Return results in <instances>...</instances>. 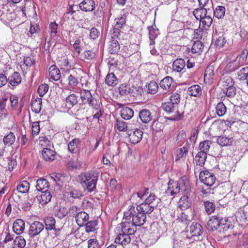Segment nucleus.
Returning a JSON list of instances; mask_svg holds the SVG:
<instances>
[{
    "mask_svg": "<svg viewBox=\"0 0 248 248\" xmlns=\"http://www.w3.org/2000/svg\"><path fill=\"white\" fill-rule=\"evenodd\" d=\"M124 219L132 222V226H141L146 219V216L140 211H137L135 206L131 205L129 209L124 213Z\"/></svg>",
    "mask_w": 248,
    "mask_h": 248,
    "instance_id": "obj_1",
    "label": "nucleus"
},
{
    "mask_svg": "<svg viewBox=\"0 0 248 248\" xmlns=\"http://www.w3.org/2000/svg\"><path fill=\"white\" fill-rule=\"evenodd\" d=\"M98 176V172H86L79 175V180L80 183L87 188L88 192H92L96 188Z\"/></svg>",
    "mask_w": 248,
    "mask_h": 248,
    "instance_id": "obj_2",
    "label": "nucleus"
},
{
    "mask_svg": "<svg viewBox=\"0 0 248 248\" xmlns=\"http://www.w3.org/2000/svg\"><path fill=\"white\" fill-rule=\"evenodd\" d=\"M179 107L169 101L162 105V109L168 114L172 115L170 120L173 121L181 120L184 117V111L179 110Z\"/></svg>",
    "mask_w": 248,
    "mask_h": 248,
    "instance_id": "obj_3",
    "label": "nucleus"
},
{
    "mask_svg": "<svg viewBox=\"0 0 248 248\" xmlns=\"http://www.w3.org/2000/svg\"><path fill=\"white\" fill-rule=\"evenodd\" d=\"M80 98L83 104H88L92 108L100 103L98 100L93 96L90 91L87 90H83L80 93Z\"/></svg>",
    "mask_w": 248,
    "mask_h": 248,
    "instance_id": "obj_4",
    "label": "nucleus"
},
{
    "mask_svg": "<svg viewBox=\"0 0 248 248\" xmlns=\"http://www.w3.org/2000/svg\"><path fill=\"white\" fill-rule=\"evenodd\" d=\"M199 179L201 182L209 186H213L216 181V177L214 174L207 170L201 171L199 174Z\"/></svg>",
    "mask_w": 248,
    "mask_h": 248,
    "instance_id": "obj_5",
    "label": "nucleus"
},
{
    "mask_svg": "<svg viewBox=\"0 0 248 248\" xmlns=\"http://www.w3.org/2000/svg\"><path fill=\"white\" fill-rule=\"evenodd\" d=\"M173 248H182L187 244V240L190 237L186 234V232H182L180 235L176 236L173 235Z\"/></svg>",
    "mask_w": 248,
    "mask_h": 248,
    "instance_id": "obj_6",
    "label": "nucleus"
},
{
    "mask_svg": "<svg viewBox=\"0 0 248 248\" xmlns=\"http://www.w3.org/2000/svg\"><path fill=\"white\" fill-rule=\"evenodd\" d=\"M129 141L132 144H137L140 141L143 136L142 131L139 128L128 130L127 132Z\"/></svg>",
    "mask_w": 248,
    "mask_h": 248,
    "instance_id": "obj_7",
    "label": "nucleus"
},
{
    "mask_svg": "<svg viewBox=\"0 0 248 248\" xmlns=\"http://www.w3.org/2000/svg\"><path fill=\"white\" fill-rule=\"evenodd\" d=\"M44 229V225L39 221H34L31 225L29 234L31 237H34L39 234Z\"/></svg>",
    "mask_w": 248,
    "mask_h": 248,
    "instance_id": "obj_8",
    "label": "nucleus"
},
{
    "mask_svg": "<svg viewBox=\"0 0 248 248\" xmlns=\"http://www.w3.org/2000/svg\"><path fill=\"white\" fill-rule=\"evenodd\" d=\"M168 187L166 191V194L168 196L175 197V196L180 192V186L179 183L174 182L172 180H170L168 183Z\"/></svg>",
    "mask_w": 248,
    "mask_h": 248,
    "instance_id": "obj_9",
    "label": "nucleus"
},
{
    "mask_svg": "<svg viewBox=\"0 0 248 248\" xmlns=\"http://www.w3.org/2000/svg\"><path fill=\"white\" fill-rule=\"evenodd\" d=\"M81 78L80 74H78L75 71H73L72 73L69 75L67 78V81L68 82V86L74 89L75 87L77 86L79 83V79Z\"/></svg>",
    "mask_w": 248,
    "mask_h": 248,
    "instance_id": "obj_10",
    "label": "nucleus"
},
{
    "mask_svg": "<svg viewBox=\"0 0 248 248\" xmlns=\"http://www.w3.org/2000/svg\"><path fill=\"white\" fill-rule=\"evenodd\" d=\"M121 232L128 234L129 235L134 234L137 230V228L132 226L131 221L126 220L121 223Z\"/></svg>",
    "mask_w": 248,
    "mask_h": 248,
    "instance_id": "obj_11",
    "label": "nucleus"
},
{
    "mask_svg": "<svg viewBox=\"0 0 248 248\" xmlns=\"http://www.w3.org/2000/svg\"><path fill=\"white\" fill-rule=\"evenodd\" d=\"M173 82V79L172 78L167 76L162 79L159 83L160 87L162 89L165 93L171 91L173 89L172 84Z\"/></svg>",
    "mask_w": 248,
    "mask_h": 248,
    "instance_id": "obj_12",
    "label": "nucleus"
},
{
    "mask_svg": "<svg viewBox=\"0 0 248 248\" xmlns=\"http://www.w3.org/2000/svg\"><path fill=\"white\" fill-rule=\"evenodd\" d=\"M45 229L47 231L54 230L56 232L60 231V229L56 228V220L52 217H47L44 219Z\"/></svg>",
    "mask_w": 248,
    "mask_h": 248,
    "instance_id": "obj_13",
    "label": "nucleus"
},
{
    "mask_svg": "<svg viewBox=\"0 0 248 248\" xmlns=\"http://www.w3.org/2000/svg\"><path fill=\"white\" fill-rule=\"evenodd\" d=\"M139 116L141 121L145 124L152 121L153 117V115L150 110L147 109L140 110L139 113Z\"/></svg>",
    "mask_w": 248,
    "mask_h": 248,
    "instance_id": "obj_14",
    "label": "nucleus"
},
{
    "mask_svg": "<svg viewBox=\"0 0 248 248\" xmlns=\"http://www.w3.org/2000/svg\"><path fill=\"white\" fill-rule=\"evenodd\" d=\"M186 64L185 61L182 58H178L174 61L172 63V71L180 73L185 69Z\"/></svg>",
    "mask_w": 248,
    "mask_h": 248,
    "instance_id": "obj_15",
    "label": "nucleus"
},
{
    "mask_svg": "<svg viewBox=\"0 0 248 248\" xmlns=\"http://www.w3.org/2000/svg\"><path fill=\"white\" fill-rule=\"evenodd\" d=\"M155 205H150L149 204L146 203L145 202H142L141 204L137 205L136 207V209L137 211H140L142 213H144L145 215L146 214H151L155 209Z\"/></svg>",
    "mask_w": 248,
    "mask_h": 248,
    "instance_id": "obj_16",
    "label": "nucleus"
},
{
    "mask_svg": "<svg viewBox=\"0 0 248 248\" xmlns=\"http://www.w3.org/2000/svg\"><path fill=\"white\" fill-rule=\"evenodd\" d=\"M191 205V202L188 195H183L178 202V206L182 210H184L189 208Z\"/></svg>",
    "mask_w": 248,
    "mask_h": 248,
    "instance_id": "obj_17",
    "label": "nucleus"
},
{
    "mask_svg": "<svg viewBox=\"0 0 248 248\" xmlns=\"http://www.w3.org/2000/svg\"><path fill=\"white\" fill-rule=\"evenodd\" d=\"M75 218L78 225L82 227L88 221L89 215L85 212L81 211L76 214Z\"/></svg>",
    "mask_w": 248,
    "mask_h": 248,
    "instance_id": "obj_18",
    "label": "nucleus"
},
{
    "mask_svg": "<svg viewBox=\"0 0 248 248\" xmlns=\"http://www.w3.org/2000/svg\"><path fill=\"white\" fill-rule=\"evenodd\" d=\"M79 7L82 11H92L95 8V2L93 0H84L79 4Z\"/></svg>",
    "mask_w": 248,
    "mask_h": 248,
    "instance_id": "obj_19",
    "label": "nucleus"
},
{
    "mask_svg": "<svg viewBox=\"0 0 248 248\" xmlns=\"http://www.w3.org/2000/svg\"><path fill=\"white\" fill-rule=\"evenodd\" d=\"M115 25L113 29L114 36H118L120 33L119 29H121L125 24V16H121L115 19Z\"/></svg>",
    "mask_w": 248,
    "mask_h": 248,
    "instance_id": "obj_20",
    "label": "nucleus"
},
{
    "mask_svg": "<svg viewBox=\"0 0 248 248\" xmlns=\"http://www.w3.org/2000/svg\"><path fill=\"white\" fill-rule=\"evenodd\" d=\"M190 145L186 142L185 145L178 149L177 154L176 156V161L180 159L185 160L187 156Z\"/></svg>",
    "mask_w": 248,
    "mask_h": 248,
    "instance_id": "obj_21",
    "label": "nucleus"
},
{
    "mask_svg": "<svg viewBox=\"0 0 248 248\" xmlns=\"http://www.w3.org/2000/svg\"><path fill=\"white\" fill-rule=\"evenodd\" d=\"M189 232L191 234L189 236L190 237L198 236L202 233V227L199 223L193 222L190 227Z\"/></svg>",
    "mask_w": 248,
    "mask_h": 248,
    "instance_id": "obj_22",
    "label": "nucleus"
},
{
    "mask_svg": "<svg viewBox=\"0 0 248 248\" xmlns=\"http://www.w3.org/2000/svg\"><path fill=\"white\" fill-rule=\"evenodd\" d=\"M14 232L17 234H21L25 229V222L21 219H16L13 226Z\"/></svg>",
    "mask_w": 248,
    "mask_h": 248,
    "instance_id": "obj_23",
    "label": "nucleus"
},
{
    "mask_svg": "<svg viewBox=\"0 0 248 248\" xmlns=\"http://www.w3.org/2000/svg\"><path fill=\"white\" fill-rule=\"evenodd\" d=\"M56 153L48 148H44L42 152L43 158L46 161H52L55 157Z\"/></svg>",
    "mask_w": 248,
    "mask_h": 248,
    "instance_id": "obj_24",
    "label": "nucleus"
},
{
    "mask_svg": "<svg viewBox=\"0 0 248 248\" xmlns=\"http://www.w3.org/2000/svg\"><path fill=\"white\" fill-rule=\"evenodd\" d=\"M79 101V96L74 93L70 94L65 99L66 106L68 108H71L78 104Z\"/></svg>",
    "mask_w": 248,
    "mask_h": 248,
    "instance_id": "obj_25",
    "label": "nucleus"
},
{
    "mask_svg": "<svg viewBox=\"0 0 248 248\" xmlns=\"http://www.w3.org/2000/svg\"><path fill=\"white\" fill-rule=\"evenodd\" d=\"M131 241L130 235L123 232L120 233L115 239V242L122 245H125L129 243Z\"/></svg>",
    "mask_w": 248,
    "mask_h": 248,
    "instance_id": "obj_26",
    "label": "nucleus"
},
{
    "mask_svg": "<svg viewBox=\"0 0 248 248\" xmlns=\"http://www.w3.org/2000/svg\"><path fill=\"white\" fill-rule=\"evenodd\" d=\"M179 185L180 186V192L183 191L185 195H189L191 191V187L189 184V181L183 178L179 182Z\"/></svg>",
    "mask_w": 248,
    "mask_h": 248,
    "instance_id": "obj_27",
    "label": "nucleus"
},
{
    "mask_svg": "<svg viewBox=\"0 0 248 248\" xmlns=\"http://www.w3.org/2000/svg\"><path fill=\"white\" fill-rule=\"evenodd\" d=\"M233 227V225L231 223V221L229 220L228 218L220 217L219 228V231H226L228 229H232Z\"/></svg>",
    "mask_w": 248,
    "mask_h": 248,
    "instance_id": "obj_28",
    "label": "nucleus"
},
{
    "mask_svg": "<svg viewBox=\"0 0 248 248\" xmlns=\"http://www.w3.org/2000/svg\"><path fill=\"white\" fill-rule=\"evenodd\" d=\"M7 79L9 83L13 86H17L21 82V77L17 72H15Z\"/></svg>",
    "mask_w": 248,
    "mask_h": 248,
    "instance_id": "obj_29",
    "label": "nucleus"
},
{
    "mask_svg": "<svg viewBox=\"0 0 248 248\" xmlns=\"http://www.w3.org/2000/svg\"><path fill=\"white\" fill-rule=\"evenodd\" d=\"M51 198L52 195L50 191L48 189H46L44 191L42 192V194L38 200L41 204L45 205L49 202Z\"/></svg>",
    "mask_w": 248,
    "mask_h": 248,
    "instance_id": "obj_30",
    "label": "nucleus"
},
{
    "mask_svg": "<svg viewBox=\"0 0 248 248\" xmlns=\"http://www.w3.org/2000/svg\"><path fill=\"white\" fill-rule=\"evenodd\" d=\"M207 154L205 152H199L195 157V161L197 165L202 167L204 165L207 158Z\"/></svg>",
    "mask_w": 248,
    "mask_h": 248,
    "instance_id": "obj_31",
    "label": "nucleus"
},
{
    "mask_svg": "<svg viewBox=\"0 0 248 248\" xmlns=\"http://www.w3.org/2000/svg\"><path fill=\"white\" fill-rule=\"evenodd\" d=\"M36 187L39 191H44L46 189H48L49 183L46 179L39 178L36 181Z\"/></svg>",
    "mask_w": 248,
    "mask_h": 248,
    "instance_id": "obj_32",
    "label": "nucleus"
},
{
    "mask_svg": "<svg viewBox=\"0 0 248 248\" xmlns=\"http://www.w3.org/2000/svg\"><path fill=\"white\" fill-rule=\"evenodd\" d=\"M220 217L219 215L212 216L208 221V225L211 227L213 231L217 230L219 228Z\"/></svg>",
    "mask_w": 248,
    "mask_h": 248,
    "instance_id": "obj_33",
    "label": "nucleus"
},
{
    "mask_svg": "<svg viewBox=\"0 0 248 248\" xmlns=\"http://www.w3.org/2000/svg\"><path fill=\"white\" fill-rule=\"evenodd\" d=\"M120 114L123 119L130 120L134 115V111L129 107H123L120 111Z\"/></svg>",
    "mask_w": 248,
    "mask_h": 248,
    "instance_id": "obj_34",
    "label": "nucleus"
},
{
    "mask_svg": "<svg viewBox=\"0 0 248 248\" xmlns=\"http://www.w3.org/2000/svg\"><path fill=\"white\" fill-rule=\"evenodd\" d=\"M49 75L52 79L58 80L61 78L60 71L56 65H52L49 68Z\"/></svg>",
    "mask_w": 248,
    "mask_h": 248,
    "instance_id": "obj_35",
    "label": "nucleus"
},
{
    "mask_svg": "<svg viewBox=\"0 0 248 248\" xmlns=\"http://www.w3.org/2000/svg\"><path fill=\"white\" fill-rule=\"evenodd\" d=\"M213 19L210 16H206L200 19V26H202V30H207L211 26Z\"/></svg>",
    "mask_w": 248,
    "mask_h": 248,
    "instance_id": "obj_36",
    "label": "nucleus"
},
{
    "mask_svg": "<svg viewBox=\"0 0 248 248\" xmlns=\"http://www.w3.org/2000/svg\"><path fill=\"white\" fill-rule=\"evenodd\" d=\"M105 83L108 86L114 87L118 83V80L114 73H108L106 77Z\"/></svg>",
    "mask_w": 248,
    "mask_h": 248,
    "instance_id": "obj_37",
    "label": "nucleus"
},
{
    "mask_svg": "<svg viewBox=\"0 0 248 248\" xmlns=\"http://www.w3.org/2000/svg\"><path fill=\"white\" fill-rule=\"evenodd\" d=\"M80 141L78 139H74L69 142L68 144V149L69 152L76 154L78 151Z\"/></svg>",
    "mask_w": 248,
    "mask_h": 248,
    "instance_id": "obj_38",
    "label": "nucleus"
},
{
    "mask_svg": "<svg viewBox=\"0 0 248 248\" xmlns=\"http://www.w3.org/2000/svg\"><path fill=\"white\" fill-rule=\"evenodd\" d=\"M217 142L221 146H229L232 144L233 139L232 137L221 136L217 138Z\"/></svg>",
    "mask_w": 248,
    "mask_h": 248,
    "instance_id": "obj_39",
    "label": "nucleus"
},
{
    "mask_svg": "<svg viewBox=\"0 0 248 248\" xmlns=\"http://www.w3.org/2000/svg\"><path fill=\"white\" fill-rule=\"evenodd\" d=\"M187 93L189 95L195 97H199L202 94V89L199 85H194L188 88Z\"/></svg>",
    "mask_w": 248,
    "mask_h": 248,
    "instance_id": "obj_40",
    "label": "nucleus"
},
{
    "mask_svg": "<svg viewBox=\"0 0 248 248\" xmlns=\"http://www.w3.org/2000/svg\"><path fill=\"white\" fill-rule=\"evenodd\" d=\"M219 83L224 89L234 85V81L232 78L228 76H225L223 77L220 80Z\"/></svg>",
    "mask_w": 248,
    "mask_h": 248,
    "instance_id": "obj_41",
    "label": "nucleus"
},
{
    "mask_svg": "<svg viewBox=\"0 0 248 248\" xmlns=\"http://www.w3.org/2000/svg\"><path fill=\"white\" fill-rule=\"evenodd\" d=\"M204 48V45L202 42L196 41L194 42L191 48V52L192 53L197 54H201Z\"/></svg>",
    "mask_w": 248,
    "mask_h": 248,
    "instance_id": "obj_42",
    "label": "nucleus"
},
{
    "mask_svg": "<svg viewBox=\"0 0 248 248\" xmlns=\"http://www.w3.org/2000/svg\"><path fill=\"white\" fill-rule=\"evenodd\" d=\"M16 137L13 132H10L7 135L4 136L3 141L5 146H10L15 141Z\"/></svg>",
    "mask_w": 248,
    "mask_h": 248,
    "instance_id": "obj_43",
    "label": "nucleus"
},
{
    "mask_svg": "<svg viewBox=\"0 0 248 248\" xmlns=\"http://www.w3.org/2000/svg\"><path fill=\"white\" fill-rule=\"evenodd\" d=\"M193 14L196 19L200 20L207 16V10L204 7L202 8L199 7L193 11Z\"/></svg>",
    "mask_w": 248,
    "mask_h": 248,
    "instance_id": "obj_44",
    "label": "nucleus"
},
{
    "mask_svg": "<svg viewBox=\"0 0 248 248\" xmlns=\"http://www.w3.org/2000/svg\"><path fill=\"white\" fill-rule=\"evenodd\" d=\"M216 113L218 117L224 116L227 111V108L222 102L218 103L215 107Z\"/></svg>",
    "mask_w": 248,
    "mask_h": 248,
    "instance_id": "obj_45",
    "label": "nucleus"
},
{
    "mask_svg": "<svg viewBox=\"0 0 248 248\" xmlns=\"http://www.w3.org/2000/svg\"><path fill=\"white\" fill-rule=\"evenodd\" d=\"M42 99L40 98L33 100L32 102L31 110L36 114H38L41 109Z\"/></svg>",
    "mask_w": 248,
    "mask_h": 248,
    "instance_id": "obj_46",
    "label": "nucleus"
},
{
    "mask_svg": "<svg viewBox=\"0 0 248 248\" xmlns=\"http://www.w3.org/2000/svg\"><path fill=\"white\" fill-rule=\"evenodd\" d=\"M181 99L180 92L178 91L172 92L171 95L169 97V101L173 104L177 105L179 106V104Z\"/></svg>",
    "mask_w": 248,
    "mask_h": 248,
    "instance_id": "obj_47",
    "label": "nucleus"
},
{
    "mask_svg": "<svg viewBox=\"0 0 248 248\" xmlns=\"http://www.w3.org/2000/svg\"><path fill=\"white\" fill-rule=\"evenodd\" d=\"M120 48V46L117 41L113 40L110 41L108 48L109 53L111 54H117L118 53Z\"/></svg>",
    "mask_w": 248,
    "mask_h": 248,
    "instance_id": "obj_48",
    "label": "nucleus"
},
{
    "mask_svg": "<svg viewBox=\"0 0 248 248\" xmlns=\"http://www.w3.org/2000/svg\"><path fill=\"white\" fill-rule=\"evenodd\" d=\"M203 205L205 212L208 215H210L213 213L216 209L215 204L209 201H206L203 202Z\"/></svg>",
    "mask_w": 248,
    "mask_h": 248,
    "instance_id": "obj_49",
    "label": "nucleus"
},
{
    "mask_svg": "<svg viewBox=\"0 0 248 248\" xmlns=\"http://www.w3.org/2000/svg\"><path fill=\"white\" fill-rule=\"evenodd\" d=\"M30 188V184L27 181H23L20 182L17 186V190L21 193L27 192Z\"/></svg>",
    "mask_w": 248,
    "mask_h": 248,
    "instance_id": "obj_50",
    "label": "nucleus"
},
{
    "mask_svg": "<svg viewBox=\"0 0 248 248\" xmlns=\"http://www.w3.org/2000/svg\"><path fill=\"white\" fill-rule=\"evenodd\" d=\"M26 245V241L22 236H17L14 241V248H23Z\"/></svg>",
    "mask_w": 248,
    "mask_h": 248,
    "instance_id": "obj_51",
    "label": "nucleus"
},
{
    "mask_svg": "<svg viewBox=\"0 0 248 248\" xmlns=\"http://www.w3.org/2000/svg\"><path fill=\"white\" fill-rule=\"evenodd\" d=\"M225 8L223 6H217L214 11V16L217 18L220 19L224 17L225 14Z\"/></svg>",
    "mask_w": 248,
    "mask_h": 248,
    "instance_id": "obj_52",
    "label": "nucleus"
},
{
    "mask_svg": "<svg viewBox=\"0 0 248 248\" xmlns=\"http://www.w3.org/2000/svg\"><path fill=\"white\" fill-rule=\"evenodd\" d=\"M85 225L86 231L87 232H93L96 230V227L97 225V221L93 219L90 221H87Z\"/></svg>",
    "mask_w": 248,
    "mask_h": 248,
    "instance_id": "obj_53",
    "label": "nucleus"
},
{
    "mask_svg": "<svg viewBox=\"0 0 248 248\" xmlns=\"http://www.w3.org/2000/svg\"><path fill=\"white\" fill-rule=\"evenodd\" d=\"M93 109V113H94L93 118L94 119H99L103 115V111L102 110L100 103L97 104L95 106L92 108Z\"/></svg>",
    "mask_w": 248,
    "mask_h": 248,
    "instance_id": "obj_54",
    "label": "nucleus"
},
{
    "mask_svg": "<svg viewBox=\"0 0 248 248\" xmlns=\"http://www.w3.org/2000/svg\"><path fill=\"white\" fill-rule=\"evenodd\" d=\"M118 90L119 93L122 95L132 93L133 92V89H131L129 85L124 84H122L119 86Z\"/></svg>",
    "mask_w": 248,
    "mask_h": 248,
    "instance_id": "obj_55",
    "label": "nucleus"
},
{
    "mask_svg": "<svg viewBox=\"0 0 248 248\" xmlns=\"http://www.w3.org/2000/svg\"><path fill=\"white\" fill-rule=\"evenodd\" d=\"M148 93L151 94L156 93L158 89V85L155 81H151L147 85Z\"/></svg>",
    "mask_w": 248,
    "mask_h": 248,
    "instance_id": "obj_56",
    "label": "nucleus"
},
{
    "mask_svg": "<svg viewBox=\"0 0 248 248\" xmlns=\"http://www.w3.org/2000/svg\"><path fill=\"white\" fill-rule=\"evenodd\" d=\"M237 76L241 80L247 79L248 78V67L245 66L241 68L237 72Z\"/></svg>",
    "mask_w": 248,
    "mask_h": 248,
    "instance_id": "obj_57",
    "label": "nucleus"
},
{
    "mask_svg": "<svg viewBox=\"0 0 248 248\" xmlns=\"http://www.w3.org/2000/svg\"><path fill=\"white\" fill-rule=\"evenodd\" d=\"M212 142L210 140H206L201 142L199 144L200 152H205L207 154Z\"/></svg>",
    "mask_w": 248,
    "mask_h": 248,
    "instance_id": "obj_58",
    "label": "nucleus"
},
{
    "mask_svg": "<svg viewBox=\"0 0 248 248\" xmlns=\"http://www.w3.org/2000/svg\"><path fill=\"white\" fill-rule=\"evenodd\" d=\"M68 214V210L65 207H60L56 209L55 211V215L60 219L64 217Z\"/></svg>",
    "mask_w": 248,
    "mask_h": 248,
    "instance_id": "obj_59",
    "label": "nucleus"
},
{
    "mask_svg": "<svg viewBox=\"0 0 248 248\" xmlns=\"http://www.w3.org/2000/svg\"><path fill=\"white\" fill-rule=\"evenodd\" d=\"M116 127L119 131H125L127 130V124L122 120H116Z\"/></svg>",
    "mask_w": 248,
    "mask_h": 248,
    "instance_id": "obj_60",
    "label": "nucleus"
},
{
    "mask_svg": "<svg viewBox=\"0 0 248 248\" xmlns=\"http://www.w3.org/2000/svg\"><path fill=\"white\" fill-rule=\"evenodd\" d=\"M186 137V132L184 130L180 131L178 134L176 138L177 144L179 146L181 145L184 142Z\"/></svg>",
    "mask_w": 248,
    "mask_h": 248,
    "instance_id": "obj_61",
    "label": "nucleus"
},
{
    "mask_svg": "<svg viewBox=\"0 0 248 248\" xmlns=\"http://www.w3.org/2000/svg\"><path fill=\"white\" fill-rule=\"evenodd\" d=\"M48 90V86L46 84L40 85L38 89V93L40 96H43Z\"/></svg>",
    "mask_w": 248,
    "mask_h": 248,
    "instance_id": "obj_62",
    "label": "nucleus"
},
{
    "mask_svg": "<svg viewBox=\"0 0 248 248\" xmlns=\"http://www.w3.org/2000/svg\"><path fill=\"white\" fill-rule=\"evenodd\" d=\"M214 75V72L213 67H207L204 72V79L206 78L208 80L212 79Z\"/></svg>",
    "mask_w": 248,
    "mask_h": 248,
    "instance_id": "obj_63",
    "label": "nucleus"
},
{
    "mask_svg": "<svg viewBox=\"0 0 248 248\" xmlns=\"http://www.w3.org/2000/svg\"><path fill=\"white\" fill-rule=\"evenodd\" d=\"M148 29L149 31V38L155 39L158 35V30L155 29L153 26L149 27Z\"/></svg>",
    "mask_w": 248,
    "mask_h": 248,
    "instance_id": "obj_64",
    "label": "nucleus"
}]
</instances>
